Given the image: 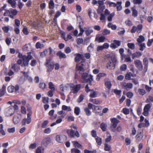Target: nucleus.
<instances>
[{"label": "nucleus", "instance_id": "obj_22", "mask_svg": "<svg viewBox=\"0 0 153 153\" xmlns=\"http://www.w3.org/2000/svg\"><path fill=\"white\" fill-rule=\"evenodd\" d=\"M142 55V54L140 52H137L132 54V58L133 59H134L135 58H138L140 57Z\"/></svg>", "mask_w": 153, "mask_h": 153}, {"label": "nucleus", "instance_id": "obj_49", "mask_svg": "<svg viewBox=\"0 0 153 153\" xmlns=\"http://www.w3.org/2000/svg\"><path fill=\"white\" fill-rule=\"evenodd\" d=\"M138 91L139 94L141 95H143L146 93L145 91L143 89H139Z\"/></svg>", "mask_w": 153, "mask_h": 153}, {"label": "nucleus", "instance_id": "obj_12", "mask_svg": "<svg viewBox=\"0 0 153 153\" xmlns=\"http://www.w3.org/2000/svg\"><path fill=\"white\" fill-rule=\"evenodd\" d=\"M51 142V139L50 137H45L43 139L41 142V145L45 146H47Z\"/></svg>", "mask_w": 153, "mask_h": 153}, {"label": "nucleus", "instance_id": "obj_32", "mask_svg": "<svg viewBox=\"0 0 153 153\" xmlns=\"http://www.w3.org/2000/svg\"><path fill=\"white\" fill-rule=\"evenodd\" d=\"M7 2L8 3L11 4V6L13 8H15L16 7V2L15 1L13 0H7Z\"/></svg>", "mask_w": 153, "mask_h": 153}, {"label": "nucleus", "instance_id": "obj_48", "mask_svg": "<svg viewBox=\"0 0 153 153\" xmlns=\"http://www.w3.org/2000/svg\"><path fill=\"white\" fill-rule=\"evenodd\" d=\"M109 16H108L107 19L108 21L111 22L112 20V18L114 16V13H112L109 15Z\"/></svg>", "mask_w": 153, "mask_h": 153}, {"label": "nucleus", "instance_id": "obj_17", "mask_svg": "<svg viewBox=\"0 0 153 153\" xmlns=\"http://www.w3.org/2000/svg\"><path fill=\"white\" fill-rule=\"evenodd\" d=\"M143 63L144 65V70L145 72H146L147 71L148 65V59L146 57H145L143 59Z\"/></svg>", "mask_w": 153, "mask_h": 153}, {"label": "nucleus", "instance_id": "obj_54", "mask_svg": "<svg viewBox=\"0 0 153 153\" xmlns=\"http://www.w3.org/2000/svg\"><path fill=\"white\" fill-rule=\"evenodd\" d=\"M127 45L128 47L131 49L133 50L135 48L134 44L133 43H128Z\"/></svg>", "mask_w": 153, "mask_h": 153}, {"label": "nucleus", "instance_id": "obj_19", "mask_svg": "<svg viewBox=\"0 0 153 153\" xmlns=\"http://www.w3.org/2000/svg\"><path fill=\"white\" fill-rule=\"evenodd\" d=\"M15 72H17L20 69L19 66L17 64H14L11 68Z\"/></svg>", "mask_w": 153, "mask_h": 153}, {"label": "nucleus", "instance_id": "obj_29", "mask_svg": "<svg viewBox=\"0 0 153 153\" xmlns=\"http://www.w3.org/2000/svg\"><path fill=\"white\" fill-rule=\"evenodd\" d=\"M111 146L108 144L105 143L104 144V150L105 151H109V152L111 153L112 151L111 150Z\"/></svg>", "mask_w": 153, "mask_h": 153}, {"label": "nucleus", "instance_id": "obj_6", "mask_svg": "<svg viewBox=\"0 0 153 153\" xmlns=\"http://www.w3.org/2000/svg\"><path fill=\"white\" fill-rule=\"evenodd\" d=\"M67 132L71 137H74L75 136L79 137V134L78 132L77 131H75L72 129L71 130H67Z\"/></svg>", "mask_w": 153, "mask_h": 153}, {"label": "nucleus", "instance_id": "obj_25", "mask_svg": "<svg viewBox=\"0 0 153 153\" xmlns=\"http://www.w3.org/2000/svg\"><path fill=\"white\" fill-rule=\"evenodd\" d=\"M56 55L59 56L60 59L62 58H65L66 57L65 54L62 53L61 51H59L56 53Z\"/></svg>", "mask_w": 153, "mask_h": 153}, {"label": "nucleus", "instance_id": "obj_30", "mask_svg": "<svg viewBox=\"0 0 153 153\" xmlns=\"http://www.w3.org/2000/svg\"><path fill=\"white\" fill-rule=\"evenodd\" d=\"M82 58L81 54L78 53L76 55V57L75 58V61L76 62H78Z\"/></svg>", "mask_w": 153, "mask_h": 153}, {"label": "nucleus", "instance_id": "obj_50", "mask_svg": "<svg viewBox=\"0 0 153 153\" xmlns=\"http://www.w3.org/2000/svg\"><path fill=\"white\" fill-rule=\"evenodd\" d=\"M131 9L132 10V16L135 17L137 16V10L134 9L133 7H132Z\"/></svg>", "mask_w": 153, "mask_h": 153}, {"label": "nucleus", "instance_id": "obj_31", "mask_svg": "<svg viewBox=\"0 0 153 153\" xmlns=\"http://www.w3.org/2000/svg\"><path fill=\"white\" fill-rule=\"evenodd\" d=\"M131 76H135V75L134 74H132L131 73L129 72L126 75L125 78L126 79L129 80L131 79Z\"/></svg>", "mask_w": 153, "mask_h": 153}, {"label": "nucleus", "instance_id": "obj_58", "mask_svg": "<svg viewBox=\"0 0 153 153\" xmlns=\"http://www.w3.org/2000/svg\"><path fill=\"white\" fill-rule=\"evenodd\" d=\"M94 108H93V110L97 112H100L101 109L100 107L99 106H95Z\"/></svg>", "mask_w": 153, "mask_h": 153}, {"label": "nucleus", "instance_id": "obj_1", "mask_svg": "<svg viewBox=\"0 0 153 153\" xmlns=\"http://www.w3.org/2000/svg\"><path fill=\"white\" fill-rule=\"evenodd\" d=\"M81 74H82L81 77L82 82H88L89 83H91L93 80L92 76L91 75H89L87 73H84V72Z\"/></svg>", "mask_w": 153, "mask_h": 153}, {"label": "nucleus", "instance_id": "obj_57", "mask_svg": "<svg viewBox=\"0 0 153 153\" xmlns=\"http://www.w3.org/2000/svg\"><path fill=\"white\" fill-rule=\"evenodd\" d=\"M124 58H125V61L126 62H131V60L130 56H124Z\"/></svg>", "mask_w": 153, "mask_h": 153}, {"label": "nucleus", "instance_id": "obj_18", "mask_svg": "<svg viewBox=\"0 0 153 153\" xmlns=\"http://www.w3.org/2000/svg\"><path fill=\"white\" fill-rule=\"evenodd\" d=\"M21 72L23 74L24 76L28 80L29 82H32L33 79L31 77L29 76L28 71L25 72L23 71H22Z\"/></svg>", "mask_w": 153, "mask_h": 153}, {"label": "nucleus", "instance_id": "obj_51", "mask_svg": "<svg viewBox=\"0 0 153 153\" xmlns=\"http://www.w3.org/2000/svg\"><path fill=\"white\" fill-rule=\"evenodd\" d=\"M94 50V45L91 43L88 48V50L89 52L92 51Z\"/></svg>", "mask_w": 153, "mask_h": 153}, {"label": "nucleus", "instance_id": "obj_11", "mask_svg": "<svg viewBox=\"0 0 153 153\" xmlns=\"http://www.w3.org/2000/svg\"><path fill=\"white\" fill-rule=\"evenodd\" d=\"M134 62L136 67L139 70H142L143 66L140 60L138 59L135 60Z\"/></svg>", "mask_w": 153, "mask_h": 153}, {"label": "nucleus", "instance_id": "obj_3", "mask_svg": "<svg viewBox=\"0 0 153 153\" xmlns=\"http://www.w3.org/2000/svg\"><path fill=\"white\" fill-rule=\"evenodd\" d=\"M17 11L16 10L10 9L9 10H6L3 15L4 16H9L10 18L13 19L14 16L17 14Z\"/></svg>", "mask_w": 153, "mask_h": 153}, {"label": "nucleus", "instance_id": "obj_23", "mask_svg": "<svg viewBox=\"0 0 153 153\" xmlns=\"http://www.w3.org/2000/svg\"><path fill=\"white\" fill-rule=\"evenodd\" d=\"M143 136V134L141 132L137 134L136 136V141L138 142L140 141L142 139Z\"/></svg>", "mask_w": 153, "mask_h": 153}, {"label": "nucleus", "instance_id": "obj_4", "mask_svg": "<svg viewBox=\"0 0 153 153\" xmlns=\"http://www.w3.org/2000/svg\"><path fill=\"white\" fill-rule=\"evenodd\" d=\"M86 64V63L85 62H82L76 65V69L77 71H79V74H82L84 71L83 67Z\"/></svg>", "mask_w": 153, "mask_h": 153}, {"label": "nucleus", "instance_id": "obj_56", "mask_svg": "<svg viewBox=\"0 0 153 153\" xmlns=\"http://www.w3.org/2000/svg\"><path fill=\"white\" fill-rule=\"evenodd\" d=\"M48 123V121L47 120L44 121L42 123V128H45Z\"/></svg>", "mask_w": 153, "mask_h": 153}, {"label": "nucleus", "instance_id": "obj_2", "mask_svg": "<svg viewBox=\"0 0 153 153\" xmlns=\"http://www.w3.org/2000/svg\"><path fill=\"white\" fill-rule=\"evenodd\" d=\"M117 60L114 56L111 57L109 59L107 67L110 70L114 69L117 63Z\"/></svg>", "mask_w": 153, "mask_h": 153}, {"label": "nucleus", "instance_id": "obj_45", "mask_svg": "<svg viewBox=\"0 0 153 153\" xmlns=\"http://www.w3.org/2000/svg\"><path fill=\"white\" fill-rule=\"evenodd\" d=\"M48 52L47 50L45 49L44 51L40 53V56L42 57H44L46 56Z\"/></svg>", "mask_w": 153, "mask_h": 153}, {"label": "nucleus", "instance_id": "obj_47", "mask_svg": "<svg viewBox=\"0 0 153 153\" xmlns=\"http://www.w3.org/2000/svg\"><path fill=\"white\" fill-rule=\"evenodd\" d=\"M84 111L86 113V114L88 116H89L91 115V112L87 108H85L84 109Z\"/></svg>", "mask_w": 153, "mask_h": 153}, {"label": "nucleus", "instance_id": "obj_37", "mask_svg": "<svg viewBox=\"0 0 153 153\" xmlns=\"http://www.w3.org/2000/svg\"><path fill=\"white\" fill-rule=\"evenodd\" d=\"M118 5L117 6V11H120L122 10V7L121 6L122 1L117 2Z\"/></svg>", "mask_w": 153, "mask_h": 153}, {"label": "nucleus", "instance_id": "obj_38", "mask_svg": "<svg viewBox=\"0 0 153 153\" xmlns=\"http://www.w3.org/2000/svg\"><path fill=\"white\" fill-rule=\"evenodd\" d=\"M80 108L79 107H75L74 110V113L76 115H78L80 113Z\"/></svg>", "mask_w": 153, "mask_h": 153}, {"label": "nucleus", "instance_id": "obj_40", "mask_svg": "<svg viewBox=\"0 0 153 153\" xmlns=\"http://www.w3.org/2000/svg\"><path fill=\"white\" fill-rule=\"evenodd\" d=\"M47 87V85L44 82H40L39 84V87L42 90L44 89Z\"/></svg>", "mask_w": 153, "mask_h": 153}, {"label": "nucleus", "instance_id": "obj_61", "mask_svg": "<svg viewBox=\"0 0 153 153\" xmlns=\"http://www.w3.org/2000/svg\"><path fill=\"white\" fill-rule=\"evenodd\" d=\"M123 113L125 114H128L129 113V110L126 108H124L123 109Z\"/></svg>", "mask_w": 153, "mask_h": 153}, {"label": "nucleus", "instance_id": "obj_27", "mask_svg": "<svg viewBox=\"0 0 153 153\" xmlns=\"http://www.w3.org/2000/svg\"><path fill=\"white\" fill-rule=\"evenodd\" d=\"M90 97H97V92L96 91H94V90H91Z\"/></svg>", "mask_w": 153, "mask_h": 153}, {"label": "nucleus", "instance_id": "obj_34", "mask_svg": "<svg viewBox=\"0 0 153 153\" xmlns=\"http://www.w3.org/2000/svg\"><path fill=\"white\" fill-rule=\"evenodd\" d=\"M96 142L98 145H101L102 143V138L100 137H97L95 138Z\"/></svg>", "mask_w": 153, "mask_h": 153}, {"label": "nucleus", "instance_id": "obj_33", "mask_svg": "<svg viewBox=\"0 0 153 153\" xmlns=\"http://www.w3.org/2000/svg\"><path fill=\"white\" fill-rule=\"evenodd\" d=\"M55 7L54 3L53 0H50L49 3V8L50 9H53Z\"/></svg>", "mask_w": 153, "mask_h": 153}, {"label": "nucleus", "instance_id": "obj_41", "mask_svg": "<svg viewBox=\"0 0 153 153\" xmlns=\"http://www.w3.org/2000/svg\"><path fill=\"white\" fill-rule=\"evenodd\" d=\"M103 1H99L98 2V3L99 5V8L98 10V12L99 10V9H102V10H103L104 9L103 7L102 6H101L103 5Z\"/></svg>", "mask_w": 153, "mask_h": 153}, {"label": "nucleus", "instance_id": "obj_44", "mask_svg": "<svg viewBox=\"0 0 153 153\" xmlns=\"http://www.w3.org/2000/svg\"><path fill=\"white\" fill-rule=\"evenodd\" d=\"M143 26L141 24L138 25L137 27V33H140L142 30Z\"/></svg>", "mask_w": 153, "mask_h": 153}, {"label": "nucleus", "instance_id": "obj_24", "mask_svg": "<svg viewBox=\"0 0 153 153\" xmlns=\"http://www.w3.org/2000/svg\"><path fill=\"white\" fill-rule=\"evenodd\" d=\"M6 86L3 85L2 87L0 90V97L3 96L5 94L6 91Z\"/></svg>", "mask_w": 153, "mask_h": 153}, {"label": "nucleus", "instance_id": "obj_7", "mask_svg": "<svg viewBox=\"0 0 153 153\" xmlns=\"http://www.w3.org/2000/svg\"><path fill=\"white\" fill-rule=\"evenodd\" d=\"M70 86L71 88V90L74 94H76L77 93L79 90L81 85L80 84H78L75 85L72 84H70Z\"/></svg>", "mask_w": 153, "mask_h": 153}, {"label": "nucleus", "instance_id": "obj_10", "mask_svg": "<svg viewBox=\"0 0 153 153\" xmlns=\"http://www.w3.org/2000/svg\"><path fill=\"white\" fill-rule=\"evenodd\" d=\"M151 104H148L146 105L144 107L143 114L146 116H147L149 114V111L151 107Z\"/></svg>", "mask_w": 153, "mask_h": 153}, {"label": "nucleus", "instance_id": "obj_26", "mask_svg": "<svg viewBox=\"0 0 153 153\" xmlns=\"http://www.w3.org/2000/svg\"><path fill=\"white\" fill-rule=\"evenodd\" d=\"M44 44L41 43L40 42H37L36 44V48L37 49H41L44 48Z\"/></svg>", "mask_w": 153, "mask_h": 153}, {"label": "nucleus", "instance_id": "obj_62", "mask_svg": "<svg viewBox=\"0 0 153 153\" xmlns=\"http://www.w3.org/2000/svg\"><path fill=\"white\" fill-rule=\"evenodd\" d=\"M84 96L83 95H80L79 98L77 100V101L78 102H81L83 100Z\"/></svg>", "mask_w": 153, "mask_h": 153}, {"label": "nucleus", "instance_id": "obj_35", "mask_svg": "<svg viewBox=\"0 0 153 153\" xmlns=\"http://www.w3.org/2000/svg\"><path fill=\"white\" fill-rule=\"evenodd\" d=\"M68 86L67 85H61L60 86V89L61 91L63 92L68 89Z\"/></svg>", "mask_w": 153, "mask_h": 153}, {"label": "nucleus", "instance_id": "obj_60", "mask_svg": "<svg viewBox=\"0 0 153 153\" xmlns=\"http://www.w3.org/2000/svg\"><path fill=\"white\" fill-rule=\"evenodd\" d=\"M77 43L78 45H80L82 44L83 42V39L81 38H79L77 39Z\"/></svg>", "mask_w": 153, "mask_h": 153}, {"label": "nucleus", "instance_id": "obj_55", "mask_svg": "<svg viewBox=\"0 0 153 153\" xmlns=\"http://www.w3.org/2000/svg\"><path fill=\"white\" fill-rule=\"evenodd\" d=\"M31 115V113H30L27 114V124L30 123L31 122V118L30 117Z\"/></svg>", "mask_w": 153, "mask_h": 153}, {"label": "nucleus", "instance_id": "obj_28", "mask_svg": "<svg viewBox=\"0 0 153 153\" xmlns=\"http://www.w3.org/2000/svg\"><path fill=\"white\" fill-rule=\"evenodd\" d=\"M89 101L95 104H99L102 102L101 101L98 100L96 99H90Z\"/></svg>", "mask_w": 153, "mask_h": 153}, {"label": "nucleus", "instance_id": "obj_9", "mask_svg": "<svg viewBox=\"0 0 153 153\" xmlns=\"http://www.w3.org/2000/svg\"><path fill=\"white\" fill-rule=\"evenodd\" d=\"M32 56L30 54H28L26 56L23 57V65H22V66H28L29 61L32 59Z\"/></svg>", "mask_w": 153, "mask_h": 153}, {"label": "nucleus", "instance_id": "obj_52", "mask_svg": "<svg viewBox=\"0 0 153 153\" xmlns=\"http://www.w3.org/2000/svg\"><path fill=\"white\" fill-rule=\"evenodd\" d=\"M119 52L120 53L121 56V59L122 60H123L124 58V55L123 54V52H124V50L123 48H120L119 50Z\"/></svg>", "mask_w": 153, "mask_h": 153}, {"label": "nucleus", "instance_id": "obj_39", "mask_svg": "<svg viewBox=\"0 0 153 153\" xmlns=\"http://www.w3.org/2000/svg\"><path fill=\"white\" fill-rule=\"evenodd\" d=\"M62 109L63 110L67 111H71V109L70 106H67L65 105H63L62 106Z\"/></svg>", "mask_w": 153, "mask_h": 153}, {"label": "nucleus", "instance_id": "obj_63", "mask_svg": "<svg viewBox=\"0 0 153 153\" xmlns=\"http://www.w3.org/2000/svg\"><path fill=\"white\" fill-rule=\"evenodd\" d=\"M71 153H80V151L78 149L76 148H73L71 150Z\"/></svg>", "mask_w": 153, "mask_h": 153}, {"label": "nucleus", "instance_id": "obj_53", "mask_svg": "<svg viewBox=\"0 0 153 153\" xmlns=\"http://www.w3.org/2000/svg\"><path fill=\"white\" fill-rule=\"evenodd\" d=\"M9 27L8 26L3 27L2 29L4 32L7 33L9 30Z\"/></svg>", "mask_w": 153, "mask_h": 153}, {"label": "nucleus", "instance_id": "obj_36", "mask_svg": "<svg viewBox=\"0 0 153 153\" xmlns=\"http://www.w3.org/2000/svg\"><path fill=\"white\" fill-rule=\"evenodd\" d=\"M144 40L145 39L144 37L143 36L140 35L139 36L137 39V41L138 42V44H140L144 41Z\"/></svg>", "mask_w": 153, "mask_h": 153}, {"label": "nucleus", "instance_id": "obj_5", "mask_svg": "<svg viewBox=\"0 0 153 153\" xmlns=\"http://www.w3.org/2000/svg\"><path fill=\"white\" fill-rule=\"evenodd\" d=\"M7 91L9 93L14 92L15 94L19 93V86L18 85H16L15 87L13 86H10L7 88Z\"/></svg>", "mask_w": 153, "mask_h": 153}, {"label": "nucleus", "instance_id": "obj_43", "mask_svg": "<svg viewBox=\"0 0 153 153\" xmlns=\"http://www.w3.org/2000/svg\"><path fill=\"white\" fill-rule=\"evenodd\" d=\"M96 39L99 42H103L105 39V37L104 36H101L99 37H96Z\"/></svg>", "mask_w": 153, "mask_h": 153}, {"label": "nucleus", "instance_id": "obj_46", "mask_svg": "<svg viewBox=\"0 0 153 153\" xmlns=\"http://www.w3.org/2000/svg\"><path fill=\"white\" fill-rule=\"evenodd\" d=\"M49 88L51 90L54 91L55 90V88L54 87V85L53 83L51 82H49L48 84Z\"/></svg>", "mask_w": 153, "mask_h": 153}, {"label": "nucleus", "instance_id": "obj_8", "mask_svg": "<svg viewBox=\"0 0 153 153\" xmlns=\"http://www.w3.org/2000/svg\"><path fill=\"white\" fill-rule=\"evenodd\" d=\"M46 65L47 68V71L50 72L53 69L54 64L53 62H51L49 60H46Z\"/></svg>", "mask_w": 153, "mask_h": 153}, {"label": "nucleus", "instance_id": "obj_16", "mask_svg": "<svg viewBox=\"0 0 153 153\" xmlns=\"http://www.w3.org/2000/svg\"><path fill=\"white\" fill-rule=\"evenodd\" d=\"M18 109V106L16 104H15L13 106H11L9 107V110H11V113L8 112L10 114V115H12L15 111V109Z\"/></svg>", "mask_w": 153, "mask_h": 153}, {"label": "nucleus", "instance_id": "obj_15", "mask_svg": "<svg viewBox=\"0 0 153 153\" xmlns=\"http://www.w3.org/2000/svg\"><path fill=\"white\" fill-rule=\"evenodd\" d=\"M111 123H112V124L111 127L113 128H116L118 123V120L116 118H114L111 119Z\"/></svg>", "mask_w": 153, "mask_h": 153}, {"label": "nucleus", "instance_id": "obj_14", "mask_svg": "<svg viewBox=\"0 0 153 153\" xmlns=\"http://www.w3.org/2000/svg\"><path fill=\"white\" fill-rule=\"evenodd\" d=\"M21 119V116L20 114H17L14 115L13 119V121L14 123L17 124L19 122Z\"/></svg>", "mask_w": 153, "mask_h": 153}, {"label": "nucleus", "instance_id": "obj_20", "mask_svg": "<svg viewBox=\"0 0 153 153\" xmlns=\"http://www.w3.org/2000/svg\"><path fill=\"white\" fill-rule=\"evenodd\" d=\"M122 85L126 88L129 89H131L133 87V84L131 83L124 82L123 83Z\"/></svg>", "mask_w": 153, "mask_h": 153}, {"label": "nucleus", "instance_id": "obj_64", "mask_svg": "<svg viewBox=\"0 0 153 153\" xmlns=\"http://www.w3.org/2000/svg\"><path fill=\"white\" fill-rule=\"evenodd\" d=\"M146 102H149L150 101L153 102V96H150L149 98L146 100Z\"/></svg>", "mask_w": 153, "mask_h": 153}, {"label": "nucleus", "instance_id": "obj_21", "mask_svg": "<svg viewBox=\"0 0 153 153\" xmlns=\"http://www.w3.org/2000/svg\"><path fill=\"white\" fill-rule=\"evenodd\" d=\"M105 87L108 89V92L110 90L112 84L111 82L109 81H105Z\"/></svg>", "mask_w": 153, "mask_h": 153}, {"label": "nucleus", "instance_id": "obj_13", "mask_svg": "<svg viewBox=\"0 0 153 153\" xmlns=\"http://www.w3.org/2000/svg\"><path fill=\"white\" fill-rule=\"evenodd\" d=\"M65 137L64 135H57L56 136V139L58 142L62 143L65 141Z\"/></svg>", "mask_w": 153, "mask_h": 153}, {"label": "nucleus", "instance_id": "obj_59", "mask_svg": "<svg viewBox=\"0 0 153 153\" xmlns=\"http://www.w3.org/2000/svg\"><path fill=\"white\" fill-rule=\"evenodd\" d=\"M84 152V153H96L97 152L96 149H94L93 151H90L87 149H85Z\"/></svg>", "mask_w": 153, "mask_h": 153}, {"label": "nucleus", "instance_id": "obj_42", "mask_svg": "<svg viewBox=\"0 0 153 153\" xmlns=\"http://www.w3.org/2000/svg\"><path fill=\"white\" fill-rule=\"evenodd\" d=\"M138 45L140 46V51H143L146 48L145 44L144 43L138 44Z\"/></svg>", "mask_w": 153, "mask_h": 153}]
</instances>
